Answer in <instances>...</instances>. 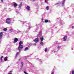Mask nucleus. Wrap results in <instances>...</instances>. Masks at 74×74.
<instances>
[{
    "label": "nucleus",
    "instance_id": "nucleus-1",
    "mask_svg": "<svg viewBox=\"0 0 74 74\" xmlns=\"http://www.w3.org/2000/svg\"><path fill=\"white\" fill-rule=\"evenodd\" d=\"M23 48V46L19 45L18 47V50L20 51Z\"/></svg>",
    "mask_w": 74,
    "mask_h": 74
},
{
    "label": "nucleus",
    "instance_id": "nucleus-2",
    "mask_svg": "<svg viewBox=\"0 0 74 74\" xmlns=\"http://www.w3.org/2000/svg\"><path fill=\"white\" fill-rule=\"evenodd\" d=\"M39 39L38 38H35L34 40L33 41L35 42H37L38 41H39Z\"/></svg>",
    "mask_w": 74,
    "mask_h": 74
},
{
    "label": "nucleus",
    "instance_id": "nucleus-3",
    "mask_svg": "<svg viewBox=\"0 0 74 74\" xmlns=\"http://www.w3.org/2000/svg\"><path fill=\"white\" fill-rule=\"evenodd\" d=\"M26 9L28 11H30V8L29 7V6H27L25 7Z\"/></svg>",
    "mask_w": 74,
    "mask_h": 74
},
{
    "label": "nucleus",
    "instance_id": "nucleus-4",
    "mask_svg": "<svg viewBox=\"0 0 74 74\" xmlns=\"http://www.w3.org/2000/svg\"><path fill=\"white\" fill-rule=\"evenodd\" d=\"M18 41V39L17 38H14V43H15L17 42Z\"/></svg>",
    "mask_w": 74,
    "mask_h": 74
},
{
    "label": "nucleus",
    "instance_id": "nucleus-5",
    "mask_svg": "<svg viewBox=\"0 0 74 74\" xmlns=\"http://www.w3.org/2000/svg\"><path fill=\"white\" fill-rule=\"evenodd\" d=\"M23 44V42L22 41H20L19 42V45H20L21 46H23L22 45V44Z\"/></svg>",
    "mask_w": 74,
    "mask_h": 74
},
{
    "label": "nucleus",
    "instance_id": "nucleus-6",
    "mask_svg": "<svg viewBox=\"0 0 74 74\" xmlns=\"http://www.w3.org/2000/svg\"><path fill=\"white\" fill-rule=\"evenodd\" d=\"M3 32H1L0 33V39H1V38H2V37H3Z\"/></svg>",
    "mask_w": 74,
    "mask_h": 74
},
{
    "label": "nucleus",
    "instance_id": "nucleus-7",
    "mask_svg": "<svg viewBox=\"0 0 74 74\" xmlns=\"http://www.w3.org/2000/svg\"><path fill=\"white\" fill-rule=\"evenodd\" d=\"M67 38V36H64V37L63 38V41H65L66 40V39Z\"/></svg>",
    "mask_w": 74,
    "mask_h": 74
},
{
    "label": "nucleus",
    "instance_id": "nucleus-8",
    "mask_svg": "<svg viewBox=\"0 0 74 74\" xmlns=\"http://www.w3.org/2000/svg\"><path fill=\"white\" fill-rule=\"evenodd\" d=\"M40 40H41V42H42L43 40H44V38L42 37L40 38Z\"/></svg>",
    "mask_w": 74,
    "mask_h": 74
},
{
    "label": "nucleus",
    "instance_id": "nucleus-9",
    "mask_svg": "<svg viewBox=\"0 0 74 74\" xmlns=\"http://www.w3.org/2000/svg\"><path fill=\"white\" fill-rule=\"evenodd\" d=\"M28 49H29V48L26 47L24 49V51H26L27 50H28Z\"/></svg>",
    "mask_w": 74,
    "mask_h": 74
},
{
    "label": "nucleus",
    "instance_id": "nucleus-10",
    "mask_svg": "<svg viewBox=\"0 0 74 74\" xmlns=\"http://www.w3.org/2000/svg\"><path fill=\"white\" fill-rule=\"evenodd\" d=\"M7 59H8V57H5L4 58V61H7Z\"/></svg>",
    "mask_w": 74,
    "mask_h": 74
},
{
    "label": "nucleus",
    "instance_id": "nucleus-11",
    "mask_svg": "<svg viewBox=\"0 0 74 74\" xmlns=\"http://www.w3.org/2000/svg\"><path fill=\"white\" fill-rule=\"evenodd\" d=\"M14 7H16L18 5L16 3H14Z\"/></svg>",
    "mask_w": 74,
    "mask_h": 74
},
{
    "label": "nucleus",
    "instance_id": "nucleus-12",
    "mask_svg": "<svg viewBox=\"0 0 74 74\" xmlns=\"http://www.w3.org/2000/svg\"><path fill=\"white\" fill-rule=\"evenodd\" d=\"M19 52H17L16 54V57H17V56H18V54H19Z\"/></svg>",
    "mask_w": 74,
    "mask_h": 74
},
{
    "label": "nucleus",
    "instance_id": "nucleus-13",
    "mask_svg": "<svg viewBox=\"0 0 74 74\" xmlns=\"http://www.w3.org/2000/svg\"><path fill=\"white\" fill-rule=\"evenodd\" d=\"M60 4H61V2H58V3H57V4L58 5H60Z\"/></svg>",
    "mask_w": 74,
    "mask_h": 74
},
{
    "label": "nucleus",
    "instance_id": "nucleus-14",
    "mask_svg": "<svg viewBox=\"0 0 74 74\" xmlns=\"http://www.w3.org/2000/svg\"><path fill=\"white\" fill-rule=\"evenodd\" d=\"M3 30L4 32H6V31L7 30V28H5L3 29Z\"/></svg>",
    "mask_w": 74,
    "mask_h": 74
},
{
    "label": "nucleus",
    "instance_id": "nucleus-15",
    "mask_svg": "<svg viewBox=\"0 0 74 74\" xmlns=\"http://www.w3.org/2000/svg\"><path fill=\"white\" fill-rule=\"evenodd\" d=\"M65 2V1H64V0L62 2V5H64V4Z\"/></svg>",
    "mask_w": 74,
    "mask_h": 74
},
{
    "label": "nucleus",
    "instance_id": "nucleus-16",
    "mask_svg": "<svg viewBox=\"0 0 74 74\" xmlns=\"http://www.w3.org/2000/svg\"><path fill=\"white\" fill-rule=\"evenodd\" d=\"M48 22V20L47 19H46L45 20V23H47V22Z\"/></svg>",
    "mask_w": 74,
    "mask_h": 74
},
{
    "label": "nucleus",
    "instance_id": "nucleus-17",
    "mask_svg": "<svg viewBox=\"0 0 74 74\" xmlns=\"http://www.w3.org/2000/svg\"><path fill=\"white\" fill-rule=\"evenodd\" d=\"M22 3L21 2V3H20V4H20L19 5V7H22Z\"/></svg>",
    "mask_w": 74,
    "mask_h": 74
},
{
    "label": "nucleus",
    "instance_id": "nucleus-18",
    "mask_svg": "<svg viewBox=\"0 0 74 74\" xmlns=\"http://www.w3.org/2000/svg\"><path fill=\"white\" fill-rule=\"evenodd\" d=\"M6 23H8V24H10V23H11V22L10 21V22H8V21H6Z\"/></svg>",
    "mask_w": 74,
    "mask_h": 74
},
{
    "label": "nucleus",
    "instance_id": "nucleus-19",
    "mask_svg": "<svg viewBox=\"0 0 74 74\" xmlns=\"http://www.w3.org/2000/svg\"><path fill=\"white\" fill-rule=\"evenodd\" d=\"M46 9H47V10H49V6H47L46 7Z\"/></svg>",
    "mask_w": 74,
    "mask_h": 74
},
{
    "label": "nucleus",
    "instance_id": "nucleus-20",
    "mask_svg": "<svg viewBox=\"0 0 74 74\" xmlns=\"http://www.w3.org/2000/svg\"><path fill=\"white\" fill-rule=\"evenodd\" d=\"M12 72V71H10V72L9 73H8V74H12V73H11Z\"/></svg>",
    "mask_w": 74,
    "mask_h": 74
},
{
    "label": "nucleus",
    "instance_id": "nucleus-21",
    "mask_svg": "<svg viewBox=\"0 0 74 74\" xmlns=\"http://www.w3.org/2000/svg\"><path fill=\"white\" fill-rule=\"evenodd\" d=\"M9 20H10V18H7L6 21H9Z\"/></svg>",
    "mask_w": 74,
    "mask_h": 74
},
{
    "label": "nucleus",
    "instance_id": "nucleus-22",
    "mask_svg": "<svg viewBox=\"0 0 74 74\" xmlns=\"http://www.w3.org/2000/svg\"><path fill=\"white\" fill-rule=\"evenodd\" d=\"M45 52H47V48H45Z\"/></svg>",
    "mask_w": 74,
    "mask_h": 74
},
{
    "label": "nucleus",
    "instance_id": "nucleus-23",
    "mask_svg": "<svg viewBox=\"0 0 74 74\" xmlns=\"http://www.w3.org/2000/svg\"><path fill=\"white\" fill-rule=\"evenodd\" d=\"M40 44L41 45H43V42H41L40 43Z\"/></svg>",
    "mask_w": 74,
    "mask_h": 74
},
{
    "label": "nucleus",
    "instance_id": "nucleus-24",
    "mask_svg": "<svg viewBox=\"0 0 74 74\" xmlns=\"http://www.w3.org/2000/svg\"><path fill=\"white\" fill-rule=\"evenodd\" d=\"M3 56H2L1 58V60H2V59H3Z\"/></svg>",
    "mask_w": 74,
    "mask_h": 74
},
{
    "label": "nucleus",
    "instance_id": "nucleus-25",
    "mask_svg": "<svg viewBox=\"0 0 74 74\" xmlns=\"http://www.w3.org/2000/svg\"><path fill=\"white\" fill-rule=\"evenodd\" d=\"M72 74H74V71H72Z\"/></svg>",
    "mask_w": 74,
    "mask_h": 74
},
{
    "label": "nucleus",
    "instance_id": "nucleus-26",
    "mask_svg": "<svg viewBox=\"0 0 74 74\" xmlns=\"http://www.w3.org/2000/svg\"><path fill=\"white\" fill-rule=\"evenodd\" d=\"M21 64H22V66H23V62H21Z\"/></svg>",
    "mask_w": 74,
    "mask_h": 74
},
{
    "label": "nucleus",
    "instance_id": "nucleus-27",
    "mask_svg": "<svg viewBox=\"0 0 74 74\" xmlns=\"http://www.w3.org/2000/svg\"><path fill=\"white\" fill-rule=\"evenodd\" d=\"M24 73H25V74H28V73H26V72H25V71H24Z\"/></svg>",
    "mask_w": 74,
    "mask_h": 74
},
{
    "label": "nucleus",
    "instance_id": "nucleus-28",
    "mask_svg": "<svg viewBox=\"0 0 74 74\" xmlns=\"http://www.w3.org/2000/svg\"><path fill=\"white\" fill-rule=\"evenodd\" d=\"M60 48V46H58L57 48H58V49H59Z\"/></svg>",
    "mask_w": 74,
    "mask_h": 74
},
{
    "label": "nucleus",
    "instance_id": "nucleus-29",
    "mask_svg": "<svg viewBox=\"0 0 74 74\" xmlns=\"http://www.w3.org/2000/svg\"><path fill=\"white\" fill-rule=\"evenodd\" d=\"M16 12L17 13V14H18V11H16Z\"/></svg>",
    "mask_w": 74,
    "mask_h": 74
},
{
    "label": "nucleus",
    "instance_id": "nucleus-30",
    "mask_svg": "<svg viewBox=\"0 0 74 74\" xmlns=\"http://www.w3.org/2000/svg\"><path fill=\"white\" fill-rule=\"evenodd\" d=\"M12 30H13V29H10V31H12Z\"/></svg>",
    "mask_w": 74,
    "mask_h": 74
},
{
    "label": "nucleus",
    "instance_id": "nucleus-31",
    "mask_svg": "<svg viewBox=\"0 0 74 74\" xmlns=\"http://www.w3.org/2000/svg\"><path fill=\"white\" fill-rule=\"evenodd\" d=\"M33 45H36V43H35Z\"/></svg>",
    "mask_w": 74,
    "mask_h": 74
},
{
    "label": "nucleus",
    "instance_id": "nucleus-32",
    "mask_svg": "<svg viewBox=\"0 0 74 74\" xmlns=\"http://www.w3.org/2000/svg\"><path fill=\"white\" fill-rule=\"evenodd\" d=\"M54 74V72H52V73H51V74Z\"/></svg>",
    "mask_w": 74,
    "mask_h": 74
},
{
    "label": "nucleus",
    "instance_id": "nucleus-33",
    "mask_svg": "<svg viewBox=\"0 0 74 74\" xmlns=\"http://www.w3.org/2000/svg\"><path fill=\"white\" fill-rule=\"evenodd\" d=\"M1 1L2 2H3V0H1Z\"/></svg>",
    "mask_w": 74,
    "mask_h": 74
},
{
    "label": "nucleus",
    "instance_id": "nucleus-34",
    "mask_svg": "<svg viewBox=\"0 0 74 74\" xmlns=\"http://www.w3.org/2000/svg\"><path fill=\"white\" fill-rule=\"evenodd\" d=\"M72 29H74V26H72Z\"/></svg>",
    "mask_w": 74,
    "mask_h": 74
},
{
    "label": "nucleus",
    "instance_id": "nucleus-35",
    "mask_svg": "<svg viewBox=\"0 0 74 74\" xmlns=\"http://www.w3.org/2000/svg\"><path fill=\"white\" fill-rule=\"evenodd\" d=\"M42 32L41 31H40L39 32V33H41Z\"/></svg>",
    "mask_w": 74,
    "mask_h": 74
},
{
    "label": "nucleus",
    "instance_id": "nucleus-36",
    "mask_svg": "<svg viewBox=\"0 0 74 74\" xmlns=\"http://www.w3.org/2000/svg\"><path fill=\"white\" fill-rule=\"evenodd\" d=\"M45 2H47V0H45Z\"/></svg>",
    "mask_w": 74,
    "mask_h": 74
},
{
    "label": "nucleus",
    "instance_id": "nucleus-37",
    "mask_svg": "<svg viewBox=\"0 0 74 74\" xmlns=\"http://www.w3.org/2000/svg\"><path fill=\"white\" fill-rule=\"evenodd\" d=\"M29 27H30L29 26Z\"/></svg>",
    "mask_w": 74,
    "mask_h": 74
},
{
    "label": "nucleus",
    "instance_id": "nucleus-38",
    "mask_svg": "<svg viewBox=\"0 0 74 74\" xmlns=\"http://www.w3.org/2000/svg\"><path fill=\"white\" fill-rule=\"evenodd\" d=\"M34 0V1L35 0Z\"/></svg>",
    "mask_w": 74,
    "mask_h": 74
},
{
    "label": "nucleus",
    "instance_id": "nucleus-39",
    "mask_svg": "<svg viewBox=\"0 0 74 74\" xmlns=\"http://www.w3.org/2000/svg\"><path fill=\"white\" fill-rule=\"evenodd\" d=\"M29 74L28 73V74Z\"/></svg>",
    "mask_w": 74,
    "mask_h": 74
}]
</instances>
